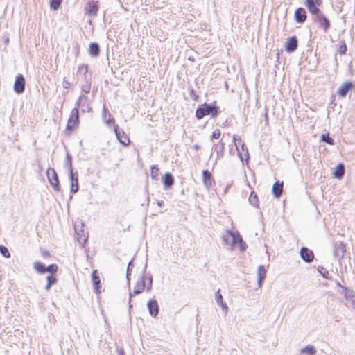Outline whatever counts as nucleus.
<instances>
[{
    "label": "nucleus",
    "mask_w": 355,
    "mask_h": 355,
    "mask_svg": "<svg viewBox=\"0 0 355 355\" xmlns=\"http://www.w3.org/2000/svg\"><path fill=\"white\" fill-rule=\"evenodd\" d=\"M69 178L71 182L70 191L71 193H75L78 191V174L77 172H73V167L69 163Z\"/></svg>",
    "instance_id": "5"
},
{
    "label": "nucleus",
    "mask_w": 355,
    "mask_h": 355,
    "mask_svg": "<svg viewBox=\"0 0 355 355\" xmlns=\"http://www.w3.org/2000/svg\"><path fill=\"white\" fill-rule=\"evenodd\" d=\"M159 175V168L157 165L151 167L150 176L152 179L157 180Z\"/></svg>",
    "instance_id": "35"
},
{
    "label": "nucleus",
    "mask_w": 355,
    "mask_h": 355,
    "mask_svg": "<svg viewBox=\"0 0 355 355\" xmlns=\"http://www.w3.org/2000/svg\"><path fill=\"white\" fill-rule=\"evenodd\" d=\"M163 184L166 189L171 187L174 184V178L170 173H166L163 178Z\"/></svg>",
    "instance_id": "25"
},
{
    "label": "nucleus",
    "mask_w": 355,
    "mask_h": 355,
    "mask_svg": "<svg viewBox=\"0 0 355 355\" xmlns=\"http://www.w3.org/2000/svg\"><path fill=\"white\" fill-rule=\"evenodd\" d=\"M145 273H146V269H144L139 277V279L137 280L133 292H130V300H129V307H132L131 304V298L133 295H139L141 293L143 292V291L145 289L146 284H145Z\"/></svg>",
    "instance_id": "2"
},
{
    "label": "nucleus",
    "mask_w": 355,
    "mask_h": 355,
    "mask_svg": "<svg viewBox=\"0 0 355 355\" xmlns=\"http://www.w3.org/2000/svg\"><path fill=\"white\" fill-rule=\"evenodd\" d=\"M25 78L23 75L19 74L17 76L14 83V91L17 94H21L25 90Z\"/></svg>",
    "instance_id": "10"
},
{
    "label": "nucleus",
    "mask_w": 355,
    "mask_h": 355,
    "mask_svg": "<svg viewBox=\"0 0 355 355\" xmlns=\"http://www.w3.org/2000/svg\"><path fill=\"white\" fill-rule=\"evenodd\" d=\"M338 286L343 290L341 293L344 295L345 298L349 302V307L355 309V293L353 290L342 286L339 282Z\"/></svg>",
    "instance_id": "3"
},
{
    "label": "nucleus",
    "mask_w": 355,
    "mask_h": 355,
    "mask_svg": "<svg viewBox=\"0 0 355 355\" xmlns=\"http://www.w3.org/2000/svg\"><path fill=\"white\" fill-rule=\"evenodd\" d=\"M164 202L163 200H158L157 201V205L159 207H162V206H164Z\"/></svg>",
    "instance_id": "54"
},
{
    "label": "nucleus",
    "mask_w": 355,
    "mask_h": 355,
    "mask_svg": "<svg viewBox=\"0 0 355 355\" xmlns=\"http://www.w3.org/2000/svg\"><path fill=\"white\" fill-rule=\"evenodd\" d=\"M66 159H67L66 165L68 167V169L69 170V163L70 162H71V166H72V159H71V156L69 153H67V155Z\"/></svg>",
    "instance_id": "48"
},
{
    "label": "nucleus",
    "mask_w": 355,
    "mask_h": 355,
    "mask_svg": "<svg viewBox=\"0 0 355 355\" xmlns=\"http://www.w3.org/2000/svg\"><path fill=\"white\" fill-rule=\"evenodd\" d=\"M62 0H50L51 8L56 10L59 8Z\"/></svg>",
    "instance_id": "36"
},
{
    "label": "nucleus",
    "mask_w": 355,
    "mask_h": 355,
    "mask_svg": "<svg viewBox=\"0 0 355 355\" xmlns=\"http://www.w3.org/2000/svg\"><path fill=\"white\" fill-rule=\"evenodd\" d=\"M300 253L302 259L306 263L311 262L314 259L313 252L306 247H302Z\"/></svg>",
    "instance_id": "13"
},
{
    "label": "nucleus",
    "mask_w": 355,
    "mask_h": 355,
    "mask_svg": "<svg viewBox=\"0 0 355 355\" xmlns=\"http://www.w3.org/2000/svg\"><path fill=\"white\" fill-rule=\"evenodd\" d=\"M322 1V0H305L304 5L309 12L314 16L320 11L318 6L321 5Z\"/></svg>",
    "instance_id": "8"
},
{
    "label": "nucleus",
    "mask_w": 355,
    "mask_h": 355,
    "mask_svg": "<svg viewBox=\"0 0 355 355\" xmlns=\"http://www.w3.org/2000/svg\"><path fill=\"white\" fill-rule=\"evenodd\" d=\"M320 139L322 141H324L330 145L334 144V140L331 137H329V135L328 133L322 134L321 135Z\"/></svg>",
    "instance_id": "34"
},
{
    "label": "nucleus",
    "mask_w": 355,
    "mask_h": 355,
    "mask_svg": "<svg viewBox=\"0 0 355 355\" xmlns=\"http://www.w3.org/2000/svg\"><path fill=\"white\" fill-rule=\"evenodd\" d=\"M215 299H216V301L217 302V304H218L221 301H223V296L222 295L220 294V290H218L216 293V296H215Z\"/></svg>",
    "instance_id": "45"
},
{
    "label": "nucleus",
    "mask_w": 355,
    "mask_h": 355,
    "mask_svg": "<svg viewBox=\"0 0 355 355\" xmlns=\"http://www.w3.org/2000/svg\"><path fill=\"white\" fill-rule=\"evenodd\" d=\"M345 252V245L342 241L335 243L334 245V256L336 259L340 261L344 257Z\"/></svg>",
    "instance_id": "9"
},
{
    "label": "nucleus",
    "mask_w": 355,
    "mask_h": 355,
    "mask_svg": "<svg viewBox=\"0 0 355 355\" xmlns=\"http://www.w3.org/2000/svg\"><path fill=\"white\" fill-rule=\"evenodd\" d=\"M75 232L77 236V240L78 241L81 243H84L87 240V238L85 236L84 232L83 230H81L80 232L78 230L77 225H75L74 226Z\"/></svg>",
    "instance_id": "29"
},
{
    "label": "nucleus",
    "mask_w": 355,
    "mask_h": 355,
    "mask_svg": "<svg viewBox=\"0 0 355 355\" xmlns=\"http://www.w3.org/2000/svg\"><path fill=\"white\" fill-rule=\"evenodd\" d=\"M257 285L259 288H261L262 286V282L266 277V270L263 265L259 266L257 270Z\"/></svg>",
    "instance_id": "20"
},
{
    "label": "nucleus",
    "mask_w": 355,
    "mask_h": 355,
    "mask_svg": "<svg viewBox=\"0 0 355 355\" xmlns=\"http://www.w3.org/2000/svg\"><path fill=\"white\" fill-rule=\"evenodd\" d=\"M58 269V267L56 264H51L49 266L46 267V272H50L51 274L55 273Z\"/></svg>",
    "instance_id": "38"
},
{
    "label": "nucleus",
    "mask_w": 355,
    "mask_h": 355,
    "mask_svg": "<svg viewBox=\"0 0 355 355\" xmlns=\"http://www.w3.org/2000/svg\"><path fill=\"white\" fill-rule=\"evenodd\" d=\"M91 88V84L89 81L86 80L85 84L82 85V90L85 93H89Z\"/></svg>",
    "instance_id": "41"
},
{
    "label": "nucleus",
    "mask_w": 355,
    "mask_h": 355,
    "mask_svg": "<svg viewBox=\"0 0 355 355\" xmlns=\"http://www.w3.org/2000/svg\"><path fill=\"white\" fill-rule=\"evenodd\" d=\"M221 135L220 130L219 129H216L213 132L211 137L214 139H218Z\"/></svg>",
    "instance_id": "46"
},
{
    "label": "nucleus",
    "mask_w": 355,
    "mask_h": 355,
    "mask_svg": "<svg viewBox=\"0 0 355 355\" xmlns=\"http://www.w3.org/2000/svg\"><path fill=\"white\" fill-rule=\"evenodd\" d=\"M8 42H9V39H8V38H7V39L5 40V43H6V44H8Z\"/></svg>",
    "instance_id": "60"
},
{
    "label": "nucleus",
    "mask_w": 355,
    "mask_h": 355,
    "mask_svg": "<svg viewBox=\"0 0 355 355\" xmlns=\"http://www.w3.org/2000/svg\"><path fill=\"white\" fill-rule=\"evenodd\" d=\"M92 284L94 286V292L97 294L101 293V279L98 275L97 270H94L92 274Z\"/></svg>",
    "instance_id": "14"
},
{
    "label": "nucleus",
    "mask_w": 355,
    "mask_h": 355,
    "mask_svg": "<svg viewBox=\"0 0 355 355\" xmlns=\"http://www.w3.org/2000/svg\"><path fill=\"white\" fill-rule=\"evenodd\" d=\"M241 149H242V151L243 153H245L244 155L246 157L245 159L246 162H248V160L249 159V154H248V148L243 143L241 144Z\"/></svg>",
    "instance_id": "44"
},
{
    "label": "nucleus",
    "mask_w": 355,
    "mask_h": 355,
    "mask_svg": "<svg viewBox=\"0 0 355 355\" xmlns=\"http://www.w3.org/2000/svg\"><path fill=\"white\" fill-rule=\"evenodd\" d=\"M79 123V113L78 107H74L71 111L68 119L67 130H72Z\"/></svg>",
    "instance_id": "6"
},
{
    "label": "nucleus",
    "mask_w": 355,
    "mask_h": 355,
    "mask_svg": "<svg viewBox=\"0 0 355 355\" xmlns=\"http://www.w3.org/2000/svg\"><path fill=\"white\" fill-rule=\"evenodd\" d=\"M47 177H48L50 184L53 187L54 190L56 191H59L60 189V187L59 185L58 176L55 171L53 168H48Z\"/></svg>",
    "instance_id": "7"
},
{
    "label": "nucleus",
    "mask_w": 355,
    "mask_h": 355,
    "mask_svg": "<svg viewBox=\"0 0 355 355\" xmlns=\"http://www.w3.org/2000/svg\"><path fill=\"white\" fill-rule=\"evenodd\" d=\"M47 284L45 287L46 291H49L52 285L55 284L57 283V279L53 275H49L46 278Z\"/></svg>",
    "instance_id": "32"
},
{
    "label": "nucleus",
    "mask_w": 355,
    "mask_h": 355,
    "mask_svg": "<svg viewBox=\"0 0 355 355\" xmlns=\"http://www.w3.org/2000/svg\"><path fill=\"white\" fill-rule=\"evenodd\" d=\"M214 150L216 153L217 159H220L224 155L225 143L220 140L218 143L214 145Z\"/></svg>",
    "instance_id": "23"
},
{
    "label": "nucleus",
    "mask_w": 355,
    "mask_h": 355,
    "mask_svg": "<svg viewBox=\"0 0 355 355\" xmlns=\"http://www.w3.org/2000/svg\"><path fill=\"white\" fill-rule=\"evenodd\" d=\"M306 19V12L304 8H298L295 12V20L296 22L302 24Z\"/></svg>",
    "instance_id": "19"
},
{
    "label": "nucleus",
    "mask_w": 355,
    "mask_h": 355,
    "mask_svg": "<svg viewBox=\"0 0 355 355\" xmlns=\"http://www.w3.org/2000/svg\"><path fill=\"white\" fill-rule=\"evenodd\" d=\"M114 119H110L109 121H107V123H111V122H114Z\"/></svg>",
    "instance_id": "59"
},
{
    "label": "nucleus",
    "mask_w": 355,
    "mask_h": 355,
    "mask_svg": "<svg viewBox=\"0 0 355 355\" xmlns=\"http://www.w3.org/2000/svg\"><path fill=\"white\" fill-rule=\"evenodd\" d=\"M0 253L6 258H8L10 257L8 248L3 245H0Z\"/></svg>",
    "instance_id": "39"
},
{
    "label": "nucleus",
    "mask_w": 355,
    "mask_h": 355,
    "mask_svg": "<svg viewBox=\"0 0 355 355\" xmlns=\"http://www.w3.org/2000/svg\"><path fill=\"white\" fill-rule=\"evenodd\" d=\"M189 60H191V61H193V60H194V59H193V58H191V57H189Z\"/></svg>",
    "instance_id": "61"
},
{
    "label": "nucleus",
    "mask_w": 355,
    "mask_h": 355,
    "mask_svg": "<svg viewBox=\"0 0 355 355\" xmlns=\"http://www.w3.org/2000/svg\"><path fill=\"white\" fill-rule=\"evenodd\" d=\"M85 14L92 16L96 15L98 10V6L93 1H89L85 7Z\"/></svg>",
    "instance_id": "21"
},
{
    "label": "nucleus",
    "mask_w": 355,
    "mask_h": 355,
    "mask_svg": "<svg viewBox=\"0 0 355 355\" xmlns=\"http://www.w3.org/2000/svg\"><path fill=\"white\" fill-rule=\"evenodd\" d=\"M132 265V261H130L128 264V267H127V272H126V279H127V281H128V286H130V266Z\"/></svg>",
    "instance_id": "43"
},
{
    "label": "nucleus",
    "mask_w": 355,
    "mask_h": 355,
    "mask_svg": "<svg viewBox=\"0 0 355 355\" xmlns=\"http://www.w3.org/2000/svg\"><path fill=\"white\" fill-rule=\"evenodd\" d=\"M346 51H347V46L346 45L344 44L343 45H342L340 47V49H339V52L340 53V54H345L346 53Z\"/></svg>",
    "instance_id": "50"
},
{
    "label": "nucleus",
    "mask_w": 355,
    "mask_h": 355,
    "mask_svg": "<svg viewBox=\"0 0 355 355\" xmlns=\"http://www.w3.org/2000/svg\"><path fill=\"white\" fill-rule=\"evenodd\" d=\"M202 180L204 185L207 189H209L212 186L214 182V179L211 172H209L208 170L202 171Z\"/></svg>",
    "instance_id": "18"
},
{
    "label": "nucleus",
    "mask_w": 355,
    "mask_h": 355,
    "mask_svg": "<svg viewBox=\"0 0 355 355\" xmlns=\"http://www.w3.org/2000/svg\"><path fill=\"white\" fill-rule=\"evenodd\" d=\"M345 172V166L343 164H339L336 167L335 171L334 172V175L335 178L341 179L344 176Z\"/></svg>",
    "instance_id": "27"
},
{
    "label": "nucleus",
    "mask_w": 355,
    "mask_h": 355,
    "mask_svg": "<svg viewBox=\"0 0 355 355\" xmlns=\"http://www.w3.org/2000/svg\"><path fill=\"white\" fill-rule=\"evenodd\" d=\"M88 52L91 57H98L100 53V46L96 42H92L89 46Z\"/></svg>",
    "instance_id": "24"
},
{
    "label": "nucleus",
    "mask_w": 355,
    "mask_h": 355,
    "mask_svg": "<svg viewBox=\"0 0 355 355\" xmlns=\"http://www.w3.org/2000/svg\"><path fill=\"white\" fill-rule=\"evenodd\" d=\"M234 241H232L231 249L239 244L240 250L244 251L245 250V244L243 243V239L239 233L233 232Z\"/></svg>",
    "instance_id": "17"
},
{
    "label": "nucleus",
    "mask_w": 355,
    "mask_h": 355,
    "mask_svg": "<svg viewBox=\"0 0 355 355\" xmlns=\"http://www.w3.org/2000/svg\"><path fill=\"white\" fill-rule=\"evenodd\" d=\"M218 305H220L222 308H225V306H227V304L226 303L223 302V301H221Z\"/></svg>",
    "instance_id": "55"
},
{
    "label": "nucleus",
    "mask_w": 355,
    "mask_h": 355,
    "mask_svg": "<svg viewBox=\"0 0 355 355\" xmlns=\"http://www.w3.org/2000/svg\"><path fill=\"white\" fill-rule=\"evenodd\" d=\"M88 71V65L87 64H82L78 67V73H83L85 76H86Z\"/></svg>",
    "instance_id": "40"
},
{
    "label": "nucleus",
    "mask_w": 355,
    "mask_h": 355,
    "mask_svg": "<svg viewBox=\"0 0 355 355\" xmlns=\"http://www.w3.org/2000/svg\"><path fill=\"white\" fill-rule=\"evenodd\" d=\"M264 119H265L266 124L268 125V116L267 112H266L264 114Z\"/></svg>",
    "instance_id": "53"
},
{
    "label": "nucleus",
    "mask_w": 355,
    "mask_h": 355,
    "mask_svg": "<svg viewBox=\"0 0 355 355\" xmlns=\"http://www.w3.org/2000/svg\"><path fill=\"white\" fill-rule=\"evenodd\" d=\"M193 148L196 150H198L200 148V146L198 144H195V145H193Z\"/></svg>",
    "instance_id": "58"
},
{
    "label": "nucleus",
    "mask_w": 355,
    "mask_h": 355,
    "mask_svg": "<svg viewBox=\"0 0 355 355\" xmlns=\"http://www.w3.org/2000/svg\"><path fill=\"white\" fill-rule=\"evenodd\" d=\"M354 87V84L352 82L344 83L338 89V94L341 97H345L347 93Z\"/></svg>",
    "instance_id": "16"
},
{
    "label": "nucleus",
    "mask_w": 355,
    "mask_h": 355,
    "mask_svg": "<svg viewBox=\"0 0 355 355\" xmlns=\"http://www.w3.org/2000/svg\"><path fill=\"white\" fill-rule=\"evenodd\" d=\"M118 355H125L124 350L122 348L117 349Z\"/></svg>",
    "instance_id": "51"
},
{
    "label": "nucleus",
    "mask_w": 355,
    "mask_h": 355,
    "mask_svg": "<svg viewBox=\"0 0 355 355\" xmlns=\"http://www.w3.org/2000/svg\"><path fill=\"white\" fill-rule=\"evenodd\" d=\"M114 132L119 141L121 144L127 146L130 144V139L128 136L125 133V132L123 130L119 129L117 125L114 126Z\"/></svg>",
    "instance_id": "11"
},
{
    "label": "nucleus",
    "mask_w": 355,
    "mask_h": 355,
    "mask_svg": "<svg viewBox=\"0 0 355 355\" xmlns=\"http://www.w3.org/2000/svg\"><path fill=\"white\" fill-rule=\"evenodd\" d=\"M222 309L224 311L225 315H227V312H228V307H227V306H225V308H222Z\"/></svg>",
    "instance_id": "57"
},
{
    "label": "nucleus",
    "mask_w": 355,
    "mask_h": 355,
    "mask_svg": "<svg viewBox=\"0 0 355 355\" xmlns=\"http://www.w3.org/2000/svg\"><path fill=\"white\" fill-rule=\"evenodd\" d=\"M272 191L274 196L277 198H279L282 194L283 182H280L279 181L275 182L272 185Z\"/></svg>",
    "instance_id": "22"
},
{
    "label": "nucleus",
    "mask_w": 355,
    "mask_h": 355,
    "mask_svg": "<svg viewBox=\"0 0 355 355\" xmlns=\"http://www.w3.org/2000/svg\"><path fill=\"white\" fill-rule=\"evenodd\" d=\"M34 269L40 274H43L46 272V266L44 263L36 261L34 263Z\"/></svg>",
    "instance_id": "31"
},
{
    "label": "nucleus",
    "mask_w": 355,
    "mask_h": 355,
    "mask_svg": "<svg viewBox=\"0 0 355 355\" xmlns=\"http://www.w3.org/2000/svg\"><path fill=\"white\" fill-rule=\"evenodd\" d=\"M152 284H153V277L150 275L148 277V284L146 286V291L149 292L152 288Z\"/></svg>",
    "instance_id": "47"
},
{
    "label": "nucleus",
    "mask_w": 355,
    "mask_h": 355,
    "mask_svg": "<svg viewBox=\"0 0 355 355\" xmlns=\"http://www.w3.org/2000/svg\"><path fill=\"white\" fill-rule=\"evenodd\" d=\"M149 313L153 317H156L159 313V306L157 300L152 299L150 300L147 304Z\"/></svg>",
    "instance_id": "15"
},
{
    "label": "nucleus",
    "mask_w": 355,
    "mask_h": 355,
    "mask_svg": "<svg viewBox=\"0 0 355 355\" xmlns=\"http://www.w3.org/2000/svg\"><path fill=\"white\" fill-rule=\"evenodd\" d=\"M249 202L255 207H257L259 205L258 197L254 192H252L249 197Z\"/></svg>",
    "instance_id": "33"
},
{
    "label": "nucleus",
    "mask_w": 355,
    "mask_h": 355,
    "mask_svg": "<svg viewBox=\"0 0 355 355\" xmlns=\"http://www.w3.org/2000/svg\"><path fill=\"white\" fill-rule=\"evenodd\" d=\"M42 254L43 257H48L50 256L49 252L46 250L42 251Z\"/></svg>",
    "instance_id": "52"
},
{
    "label": "nucleus",
    "mask_w": 355,
    "mask_h": 355,
    "mask_svg": "<svg viewBox=\"0 0 355 355\" xmlns=\"http://www.w3.org/2000/svg\"><path fill=\"white\" fill-rule=\"evenodd\" d=\"M298 46L297 38L295 36H293L287 40L285 44V50L288 53L294 52Z\"/></svg>",
    "instance_id": "12"
},
{
    "label": "nucleus",
    "mask_w": 355,
    "mask_h": 355,
    "mask_svg": "<svg viewBox=\"0 0 355 355\" xmlns=\"http://www.w3.org/2000/svg\"><path fill=\"white\" fill-rule=\"evenodd\" d=\"M222 239L224 244L231 247L232 241H234L233 232L230 230L227 231V232L223 235Z\"/></svg>",
    "instance_id": "28"
},
{
    "label": "nucleus",
    "mask_w": 355,
    "mask_h": 355,
    "mask_svg": "<svg viewBox=\"0 0 355 355\" xmlns=\"http://www.w3.org/2000/svg\"><path fill=\"white\" fill-rule=\"evenodd\" d=\"M220 112V108L216 105L204 103L197 108L196 111V116L198 119H201L207 115H210L211 118H215Z\"/></svg>",
    "instance_id": "1"
},
{
    "label": "nucleus",
    "mask_w": 355,
    "mask_h": 355,
    "mask_svg": "<svg viewBox=\"0 0 355 355\" xmlns=\"http://www.w3.org/2000/svg\"><path fill=\"white\" fill-rule=\"evenodd\" d=\"M316 350L313 345H306L300 349V354H306L308 355H315Z\"/></svg>",
    "instance_id": "30"
},
{
    "label": "nucleus",
    "mask_w": 355,
    "mask_h": 355,
    "mask_svg": "<svg viewBox=\"0 0 355 355\" xmlns=\"http://www.w3.org/2000/svg\"><path fill=\"white\" fill-rule=\"evenodd\" d=\"M313 20L318 23L319 26L324 29L325 33L327 32L330 27V21L327 17L320 11L313 17Z\"/></svg>",
    "instance_id": "4"
},
{
    "label": "nucleus",
    "mask_w": 355,
    "mask_h": 355,
    "mask_svg": "<svg viewBox=\"0 0 355 355\" xmlns=\"http://www.w3.org/2000/svg\"><path fill=\"white\" fill-rule=\"evenodd\" d=\"M62 85L64 88L68 89L71 87V83L69 80L64 78Z\"/></svg>",
    "instance_id": "49"
},
{
    "label": "nucleus",
    "mask_w": 355,
    "mask_h": 355,
    "mask_svg": "<svg viewBox=\"0 0 355 355\" xmlns=\"http://www.w3.org/2000/svg\"><path fill=\"white\" fill-rule=\"evenodd\" d=\"M222 309L224 311L225 315H227V312H228V307H227V306H225V308H222Z\"/></svg>",
    "instance_id": "56"
},
{
    "label": "nucleus",
    "mask_w": 355,
    "mask_h": 355,
    "mask_svg": "<svg viewBox=\"0 0 355 355\" xmlns=\"http://www.w3.org/2000/svg\"><path fill=\"white\" fill-rule=\"evenodd\" d=\"M233 139H234V143H235L236 148V150H237V151H238V154L239 155V156H240V158H241V161H243V160H244V158H243V155H242V153L240 151V150H239V147H238V145H237V144H236V141H239V143H241V142H242V140H241V139L239 137H237L236 135H234V137H233Z\"/></svg>",
    "instance_id": "37"
},
{
    "label": "nucleus",
    "mask_w": 355,
    "mask_h": 355,
    "mask_svg": "<svg viewBox=\"0 0 355 355\" xmlns=\"http://www.w3.org/2000/svg\"><path fill=\"white\" fill-rule=\"evenodd\" d=\"M87 102V97L85 96L84 94H82L79 96L78 98V100L76 104V107H78V108H80L81 110L83 112H85L86 111H89V108H88V106H85L83 105V102Z\"/></svg>",
    "instance_id": "26"
},
{
    "label": "nucleus",
    "mask_w": 355,
    "mask_h": 355,
    "mask_svg": "<svg viewBox=\"0 0 355 355\" xmlns=\"http://www.w3.org/2000/svg\"><path fill=\"white\" fill-rule=\"evenodd\" d=\"M318 270L322 277L328 279L327 275L329 274V272L327 269H325L324 267L319 266Z\"/></svg>",
    "instance_id": "42"
}]
</instances>
